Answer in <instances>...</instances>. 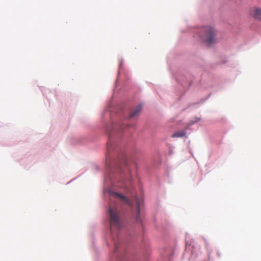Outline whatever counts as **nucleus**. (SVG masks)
Listing matches in <instances>:
<instances>
[{"mask_svg":"<svg viewBox=\"0 0 261 261\" xmlns=\"http://www.w3.org/2000/svg\"><path fill=\"white\" fill-rule=\"evenodd\" d=\"M137 204V213L136 215V221L138 222L140 220V203L138 199L136 200Z\"/></svg>","mask_w":261,"mask_h":261,"instance_id":"nucleus-8","label":"nucleus"},{"mask_svg":"<svg viewBox=\"0 0 261 261\" xmlns=\"http://www.w3.org/2000/svg\"><path fill=\"white\" fill-rule=\"evenodd\" d=\"M186 134V132L184 130L179 131L175 133L172 136V137H182Z\"/></svg>","mask_w":261,"mask_h":261,"instance_id":"nucleus-7","label":"nucleus"},{"mask_svg":"<svg viewBox=\"0 0 261 261\" xmlns=\"http://www.w3.org/2000/svg\"><path fill=\"white\" fill-rule=\"evenodd\" d=\"M116 129V126H113V130L112 131L110 130L109 128H107V131L109 133L110 137H111L113 135V132L115 131V129Z\"/></svg>","mask_w":261,"mask_h":261,"instance_id":"nucleus-9","label":"nucleus"},{"mask_svg":"<svg viewBox=\"0 0 261 261\" xmlns=\"http://www.w3.org/2000/svg\"><path fill=\"white\" fill-rule=\"evenodd\" d=\"M254 17L261 21V9L256 8L253 14Z\"/></svg>","mask_w":261,"mask_h":261,"instance_id":"nucleus-6","label":"nucleus"},{"mask_svg":"<svg viewBox=\"0 0 261 261\" xmlns=\"http://www.w3.org/2000/svg\"><path fill=\"white\" fill-rule=\"evenodd\" d=\"M109 213L110 230L112 238L114 240L115 236H117L118 231L122 227V223L117 208L110 207Z\"/></svg>","mask_w":261,"mask_h":261,"instance_id":"nucleus-1","label":"nucleus"},{"mask_svg":"<svg viewBox=\"0 0 261 261\" xmlns=\"http://www.w3.org/2000/svg\"><path fill=\"white\" fill-rule=\"evenodd\" d=\"M118 170L121 172H124L125 173H126L127 172L129 173H130V167L126 161H125L122 164L118 165Z\"/></svg>","mask_w":261,"mask_h":261,"instance_id":"nucleus-4","label":"nucleus"},{"mask_svg":"<svg viewBox=\"0 0 261 261\" xmlns=\"http://www.w3.org/2000/svg\"><path fill=\"white\" fill-rule=\"evenodd\" d=\"M111 146H112V143H111V141H110L108 142V145H107V149H108V151H111V150L112 149L111 148Z\"/></svg>","mask_w":261,"mask_h":261,"instance_id":"nucleus-10","label":"nucleus"},{"mask_svg":"<svg viewBox=\"0 0 261 261\" xmlns=\"http://www.w3.org/2000/svg\"><path fill=\"white\" fill-rule=\"evenodd\" d=\"M142 109L141 105L137 106L134 110L132 111L130 114L129 115V118H133L137 116Z\"/></svg>","mask_w":261,"mask_h":261,"instance_id":"nucleus-5","label":"nucleus"},{"mask_svg":"<svg viewBox=\"0 0 261 261\" xmlns=\"http://www.w3.org/2000/svg\"><path fill=\"white\" fill-rule=\"evenodd\" d=\"M217 31L211 26L202 28L199 32V37L203 42L208 45L215 43L217 41Z\"/></svg>","mask_w":261,"mask_h":261,"instance_id":"nucleus-2","label":"nucleus"},{"mask_svg":"<svg viewBox=\"0 0 261 261\" xmlns=\"http://www.w3.org/2000/svg\"><path fill=\"white\" fill-rule=\"evenodd\" d=\"M115 252L117 253L118 251L119 246H118V244L117 243H116V242H115Z\"/></svg>","mask_w":261,"mask_h":261,"instance_id":"nucleus-11","label":"nucleus"},{"mask_svg":"<svg viewBox=\"0 0 261 261\" xmlns=\"http://www.w3.org/2000/svg\"><path fill=\"white\" fill-rule=\"evenodd\" d=\"M121 129H123V126H121Z\"/></svg>","mask_w":261,"mask_h":261,"instance_id":"nucleus-12","label":"nucleus"},{"mask_svg":"<svg viewBox=\"0 0 261 261\" xmlns=\"http://www.w3.org/2000/svg\"><path fill=\"white\" fill-rule=\"evenodd\" d=\"M111 195L115 197L120 199L124 203L132 205L131 202L124 195L117 192H111Z\"/></svg>","mask_w":261,"mask_h":261,"instance_id":"nucleus-3","label":"nucleus"}]
</instances>
